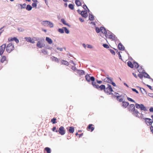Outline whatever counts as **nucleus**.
<instances>
[{"label": "nucleus", "instance_id": "nucleus-23", "mask_svg": "<svg viewBox=\"0 0 153 153\" xmlns=\"http://www.w3.org/2000/svg\"><path fill=\"white\" fill-rule=\"evenodd\" d=\"M51 59L52 61H55V62H56L58 63L59 62V60L57 58L54 56H52L51 57Z\"/></svg>", "mask_w": 153, "mask_h": 153}, {"label": "nucleus", "instance_id": "nucleus-14", "mask_svg": "<svg viewBox=\"0 0 153 153\" xmlns=\"http://www.w3.org/2000/svg\"><path fill=\"white\" fill-rule=\"evenodd\" d=\"M122 106L124 108H126L129 105V103L127 102L123 101Z\"/></svg>", "mask_w": 153, "mask_h": 153}, {"label": "nucleus", "instance_id": "nucleus-13", "mask_svg": "<svg viewBox=\"0 0 153 153\" xmlns=\"http://www.w3.org/2000/svg\"><path fill=\"white\" fill-rule=\"evenodd\" d=\"M101 31L102 32V33H104L105 34V36L106 34H107L108 33V31H107L105 29V28L103 27H101Z\"/></svg>", "mask_w": 153, "mask_h": 153}, {"label": "nucleus", "instance_id": "nucleus-63", "mask_svg": "<svg viewBox=\"0 0 153 153\" xmlns=\"http://www.w3.org/2000/svg\"><path fill=\"white\" fill-rule=\"evenodd\" d=\"M149 110L150 112H153V107H151L150 108Z\"/></svg>", "mask_w": 153, "mask_h": 153}, {"label": "nucleus", "instance_id": "nucleus-34", "mask_svg": "<svg viewBox=\"0 0 153 153\" xmlns=\"http://www.w3.org/2000/svg\"><path fill=\"white\" fill-rule=\"evenodd\" d=\"M94 19V16L92 14H89V19L90 20L92 21Z\"/></svg>", "mask_w": 153, "mask_h": 153}, {"label": "nucleus", "instance_id": "nucleus-26", "mask_svg": "<svg viewBox=\"0 0 153 153\" xmlns=\"http://www.w3.org/2000/svg\"><path fill=\"white\" fill-rule=\"evenodd\" d=\"M25 39L28 42H32V39L30 37H25Z\"/></svg>", "mask_w": 153, "mask_h": 153}, {"label": "nucleus", "instance_id": "nucleus-46", "mask_svg": "<svg viewBox=\"0 0 153 153\" xmlns=\"http://www.w3.org/2000/svg\"><path fill=\"white\" fill-rule=\"evenodd\" d=\"M127 99L128 100V101H130L133 102H135V101L134 100H133V99H131V98H130L128 97H127Z\"/></svg>", "mask_w": 153, "mask_h": 153}, {"label": "nucleus", "instance_id": "nucleus-29", "mask_svg": "<svg viewBox=\"0 0 153 153\" xmlns=\"http://www.w3.org/2000/svg\"><path fill=\"white\" fill-rule=\"evenodd\" d=\"M61 22H62L65 25H66L69 26V25L68 23H67L64 19H61Z\"/></svg>", "mask_w": 153, "mask_h": 153}, {"label": "nucleus", "instance_id": "nucleus-28", "mask_svg": "<svg viewBox=\"0 0 153 153\" xmlns=\"http://www.w3.org/2000/svg\"><path fill=\"white\" fill-rule=\"evenodd\" d=\"M128 65V66L130 67L131 68H133L134 66L132 64L131 62L130 61H128L127 62Z\"/></svg>", "mask_w": 153, "mask_h": 153}, {"label": "nucleus", "instance_id": "nucleus-49", "mask_svg": "<svg viewBox=\"0 0 153 153\" xmlns=\"http://www.w3.org/2000/svg\"><path fill=\"white\" fill-rule=\"evenodd\" d=\"M32 5L33 7L36 8L37 4L36 3H33L32 4Z\"/></svg>", "mask_w": 153, "mask_h": 153}, {"label": "nucleus", "instance_id": "nucleus-21", "mask_svg": "<svg viewBox=\"0 0 153 153\" xmlns=\"http://www.w3.org/2000/svg\"><path fill=\"white\" fill-rule=\"evenodd\" d=\"M46 40L48 43L49 44H51L53 42V41L52 39L48 37H46Z\"/></svg>", "mask_w": 153, "mask_h": 153}, {"label": "nucleus", "instance_id": "nucleus-1", "mask_svg": "<svg viewBox=\"0 0 153 153\" xmlns=\"http://www.w3.org/2000/svg\"><path fill=\"white\" fill-rule=\"evenodd\" d=\"M129 110L132 113V114L134 116L136 115L138 113V111L137 109H135V105L133 104H130L128 107Z\"/></svg>", "mask_w": 153, "mask_h": 153}, {"label": "nucleus", "instance_id": "nucleus-45", "mask_svg": "<svg viewBox=\"0 0 153 153\" xmlns=\"http://www.w3.org/2000/svg\"><path fill=\"white\" fill-rule=\"evenodd\" d=\"M26 4L25 3H24L23 4H22V5H21V9L26 8Z\"/></svg>", "mask_w": 153, "mask_h": 153}, {"label": "nucleus", "instance_id": "nucleus-20", "mask_svg": "<svg viewBox=\"0 0 153 153\" xmlns=\"http://www.w3.org/2000/svg\"><path fill=\"white\" fill-rule=\"evenodd\" d=\"M48 21H44L41 22V24L45 26H48Z\"/></svg>", "mask_w": 153, "mask_h": 153}, {"label": "nucleus", "instance_id": "nucleus-35", "mask_svg": "<svg viewBox=\"0 0 153 153\" xmlns=\"http://www.w3.org/2000/svg\"><path fill=\"white\" fill-rule=\"evenodd\" d=\"M99 88H100V90H104V91L105 90V86L104 85H102L100 86Z\"/></svg>", "mask_w": 153, "mask_h": 153}, {"label": "nucleus", "instance_id": "nucleus-6", "mask_svg": "<svg viewBox=\"0 0 153 153\" xmlns=\"http://www.w3.org/2000/svg\"><path fill=\"white\" fill-rule=\"evenodd\" d=\"M144 71L142 69V68L141 67V69H140L139 68L138 69V71L139 72L143 73V75L145 77L151 79V78H150V77L149 75L145 72H143Z\"/></svg>", "mask_w": 153, "mask_h": 153}, {"label": "nucleus", "instance_id": "nucleus-61", "mask_svg": "<svg viewBox=\"0 0 153 153\" xmlns=\"http://www.w3.org/2000/svg\"><path fill=\"white\" fill-rule=\"evenodd\" d=\"M110 83L112 85L114 86H116V85L115 83L112 82V80L111 83Z\"/></svg>", "mask_w": 153, "mask_h": 153}, {"label": "nucleus", "instance_id": "nucleus-9", "mask_svg": "<svg viewBox=\"0 0 153 153\" xmlns=\"http://www.w3.org/2000/svg\"><path fill=\"white\" fill-rule=\"evenodd\" d=\"M6 44H4L0 46V55H2L3 53L5 48H6Z\"/></svg>", "mask_w": 153, "mask_h": 153}, {"label": "nucleus", "instance_id": "nucleus-64", "mask_svg": "<svg viewBox=\"0 0 153 153\" xmlns=\"http://www.w3.org/2000/svg\"><path fill=\"white\" fill-rule=\"evenodd\" d=\"M147 87H149V89H150V90H152V87L151 86H150V85H147Z\"/></svg>", "mask_w": 153, "mask_h": 153}, {"label": "nucleus", "instance_id": "nucleus-8", "mask_svg": "<svg viewBox=\"0 0 153 153\" xmlns=\"http://www.w3.org/2000/svg\"><path fill=\"white\" fill-rule=\"evenodd\" d=\"M145 120L146 123L148 125H151L153 123V121L152 119L149 118H145L144 119Z\"/></svg>", "mask_w": 153, "mask_h": 153}, {"label": "nucleus", "instance_id": "nucleus-41", "mask_svg": "<svg viewBox=\"0 0 153 153\" xmlns=\"http://www.w3.org/2000/svg\"><path fill=\"white\" fill-rule=\"evenodd\" d=\"M6 57L5 56H3L1 60V62L3 63L4 62V61H5L6 60Z\"/></svg>", "mask_w": 153, "mask_h": 153}, {"label": "nucleus", "instance_id": "nucleus-38", "mask_svg": "<svg viewBox=\"0 0 153 153\" xmlns=\"http://www.w3.org/2000/svg\"><path fill=\"white\" fill-rule=\"evenodd\" d=\"M58 31L59 33H64V29L63 28V27L62 28H59L58 30Z\"/></svg>", "mask_w": 153, "mask_h": 153}, {"label": "nucleus", "instance_id": "nucleus-52", "mask_svg": "<svg viewBox=\"0 0 153 153\" xmlns=\"http://www.w3.org/2000/svg\"><path fill=\"white\" fill-rule=\"evenodd\" d=\"M110 52L111 53V54L113 55H114L115 54V53L114 52V50L112 49H110Z\"/></svg>", "mask_w": 153, "mask_h": 153}, {"label": "nucleus", "instance_id": "nucleus-40", "mask_svg": "<svg viewBox=\"0 0 153 153\" xmlns=\"http://www.w3.org/2000/svg\"><path fill=\"white\" fill-rule=\"evenodd\" d=\"M63 28L64 29V31H65V33L67 34H68L69 33V30L67 29L66 27H64Z\"/></svg>", "mask_w": 153, "mask_h": 153}, {"label": "nucleus", "instance_id": "nucleus-44", "mask_svg": "<svg viewBox=\"0 0 153 153\" xmlns=\"http://www.w3.org/2000/svg\"><path fill=\"white\" fill-rule=\"evenodd\" d=\"M101 27L100 28H99L98 27H96V31L97 33H99L101 31Z\"/></svg>", "mask_w": 153, "mask_h": 153}, {"label": "nucleus", "instance_id": "nucleus-57", "mask_svg": "<svg viewBox=\"0 0 153 153\" xmlns=\"http://www.w3.org/2000/svg\"><path fill=\"white\" fill-rule=\"evenodd\" d=\"M34 39H35V40L36 41H39V40H41L40 39V38H39L38 37H34Z\"/></svg>", "mask_w": 153, "mask_h": 153}, {"label": "nucleus", "instance_id": "nucleus-48", "mask_svg": "<svg viewBox=\"0 0 153 153\" xmlns=\"http://www.w3.org/2000/svg\"><path fill=\"white\" fill-rule=\"evenodd\" d=\"M136 108H140V104H139L137 103H136L135 105Z\"/></svg>", "mask_w": 153, "mask_h": 153}, {"label": "nucleus", "instance_id": "nucleus-16", "mask_svg": "<svg viewBox=\"0 0 153 153\" xmlns=\"http://www.w3.org/2000/svg\"><path fill=\"white\" fill-rule=\"evenodd\" d=\"M86 80L88 82H89L91 81V77H94V76H90L89 75L87 74L85 76Z\"/></svg>", "mask_w": 153, "mask_h": 153}, {"label": "nucleus", "instance_id": "nucleus-25", "mask_svg": "<svg viewBox=\"0 0 153 153\" xmlns=\"http://www.w3.org/2000/svg\"><path fill=\"white\" fill-rule=\"evenodd\" d=\"M32 7L30 4L27 5L26 7V9L28 11H30L32 9Z\"/></svg>", "mask_w": 153, "mask_h": 153}, {"label": "nucleus", "instance_id": "nucleus-10", "mask_svg": "<svg viewBox=\"0 0 153 153\" xmlns=\"http://www.w3.org/2000/svg\"><path fill=\"white\" fill-rule=\"evenodd\" d=\"M108 76V75L107 77L105 78V79H103V81L105 82L110 83L112 82V78L111 77H109Z\"/></svg>", "mask_w": 153, "mask_h": 153}, {"label": "nucleus", "instance_id": "nucleus-18", "mask_svg": "<svg viewBox=\"0 0 153 153\" xmlns=\"http://www.w3.org/2000/svg\"><path fill=\"white\" fill-rule=\"evenodd\" d=\"M140 109L141 111H147L146 107H145L143 104H140Z\"/></svg>", "mask_w": 153, "mask_h": 153}, {"label": "nucleus", "instance_id": "nucleus-22", "mask_svg": "<svg viewBox=\"0 0 153 153\" xmlns=\"http://www.w3.org/2000/svg\"><path fill=\"white\" fill-rule=\"evenodd\" d=\"M95 78L94 77H91V81H92L91 84L94 87L96 85V83L94 82Z\"/></svg>", "mask_w": 153, "mask_h": 153}, {"label": "nucleus", "instance_id": "nucleus-15", "mask_svg": "<svg viewBox=\"0 0 153 153\" xmlns=\"http://www.w3.org/2000/svg\"><path fill=\"white\" fill-rule=\"evenodd\" d=\"M118 48L121 51H123L125 49V47L121 43H119L118 45Z\"/></svg>", "mask_w": 153, "mask_h": 153}, {"label": "nucleus", "instance_id": "nucleus-27", "mask_svg": "<svg viewBox=\"0 0 153 153\" xmlns=\"http://www.w3.org/2000/svg\"><path fill=\"white\" fill-rule=\"evenodd\" d=\"M93 126V124H90L88 125V129H91V131H93L94 129V128L93 127H92V126Z\"/></svg>", "mask_w": 153, "mask_h": 153}, {"label": "nucleus", "instance_id": "nucleus-5", "mask_svg": "<svg viewBox=\"0 0 153 153\" xmlns=\"http://www.w3.org/2000/svg\"><path fill=\"white\" fill-rule=\"evenodd\" d=\"M56 132H59V134L61 135H64L65 133V131L64 127L62 126H61L59 128L58 130H56L55 131Z\"/></svg>", "mask_w": 153, "mask_h": 153}, {"label": "nucleus", "instance_id": "nucleus-36", "mask_svg": "<svg viewBox=\"0 0 153 153\" xmlns=\"http://www.w3.org/2000/svg\"><path fill=\"white\" fill-rule=\"evenodd\" d=\"M140 91H141V92L143 94H146V91L144 88H140Z\"/></svg>", "mask_w": 153, "mask_h": 153}, {"label": "nucleus", "instance_id": "nucleus-58", "mask_svg": "<svg viewBox=\"0 0 153 153\" xmlns=\"http://www.w3.org/2000/svg\"><path fill=\"white\" fill-rule=\"evenodd\" d=\"M117 54H118V55H119V58L120 59H122V57H121V55L120 54V52H118L117 53Z\"/></svg>", "mask_w": 153, "mask_h": 153}, {"label": "nucleus", "instance_id": "nucleus-19", "mask_svg": "<svg viewBox=\"0 0 153 153\" xmlns=\"http://www.w3.org/2000/svg\"><path fill=\"white\" fill-rule=\"evenodd\" d=\"M77 72L79 75H82L84 74V71L82 70H77Z\"/></svg>", "mask_w": 153, "mask_h": 153}, {"label": "nucleus", "instance_id": "nucleus-2", "mask_svg": "<svg viewBox=\"0 0 153 153\" xmlns=\"http://www.w3.org/2000/svg\"><path fill=\"white\" fill-rule=\"evenodd\" d=\"M107 85L108 87L105 88V90H104L105 92L108 95L112 94L111 92L113 91L111 86L109 84H108Z\"/></svg>", "mask_w": 153, "mask_h": 153}, {"label": "nucleus", "instance_id": "nucleus-11", "mask_svg": "<svg viewBox=\"0 0 153 153\" xmlns=\"http://www.w3.org/2000/svg\"><path fill=\"white\" fill-rule=\"evenodd\" d=\"M115 97H116L117 100L120 102L123 101V97L122 96V95L120 96L116 95Z\"/></svg>", "mask_w": 153, "mask_h": 153}, {"label": "nucleus", "instance_id": "nucleus-56", "mask_svg": "<svg viewBox=\"0 0 153 153\" xmlns=\"http://www.w3.org/2000/svg\"><path fill=\"white\" fill-rule=\"evenodd\" d=\"M56 49L57 50H59L60 51H62L63 50V48H60L59 47H57Z\"/></svg>", "mask_w": 153, "mask_h": 153}, {"label": "nucleus", "instance_id": "nucleus-37", "mask_svg": "<svg viewBox=\"0 0 153 153\" xmlns=\"http://www.w3.org/2000/svg\"><path fill=\"white\" fill-rule=\"evenodd\" d=\"M75 3L78 6H79L81 5V2L79 0H76Z\"/></svg>", "mask_w": 153, "mask_h": 153}, {"label": "nucleus", "instance_id": "nucleus-55", "mask_svg": "<svg viewBox=\"0 0 153 153\" xmlns=\"http://www.w3.org/2000/svg\"><path fill=\"white\" fill-rule=\"evenodd\" d=\"M143 75L141 74H139L138 75V76L139 77L140 79H142L143 77Z\"/></svg>", "mask_w": 153, "mask_h": 153}, {"label": "nucleus", "instance_id": "nucleus-50", "mask_svg": "<svg viewBox=\"0 0 153 153\" xmlns=\"http://www.w3.org/2000/svg\"><path fill=\"white\" fill-rule=\"evenodd\" d=\"M71 69L72 70H74V71H77V68L76 67L74 66H72L71 67Z\"/></svg>", "mask_w": 153, "mask_h": 153}, {"label": "nucleus", "instance_id": "nucleus-53", "mask_svg": "<svg viewBox=\"0 0 153 153\" xmlns=\"http://www.w3.org/2000/svg\"><path fill=\"white\" fill-rule=\"evenodd\" d=\"M87 47L89 48H93V46L91 45L87 44L86 45Z\"/></svg>", "mask_w": 153, "mask_h": 153}, {"label": "nucleus", "instance_id": "nucleus-43", "mask_svg": "<svg viewBox=\"0 0 153 153\" xmlns=\"http://www.w3.org/2000/svg\"><path fill=\"white\" fill-rule=\"evenodd\" d=\"M42 52L45 54H48V52L47 50L45 49H43L42 50Z\"/></svg>", "mask_w": 153, "mask_h": 153}, {"label": "nucleus", "instance_id": "nucleus-4", "mask_svg": "<svg viewBox=\"0 0 153 153\" xmlns=\"http://www.w3.org/2000/svg\"><path fill=\"white\" fill-rule=\"evenodd\" d=\"M44 41V39H42L40 40L39 41L37 42L36 46L39 48H42L44 47L45 45L43 43Z\"/></svg>", "mask_w": 153, "mask_h": 153}, {"label": "nucleus", "instance_id": "nucleus-30", "mask_svg": "<svg viewBox=\"0 0 153 153\" xmlns=\"http://www.w3.org/2000/svg\"><path fill=\"white\" fill-rule=\"evenodd\" d=\"M53 24L51 22L49 21L48 24V26L50 28L53 27Z\"/></svg>", "mask_w": 153, "mask_h": 153}, {"label": "nucleus", "instance_id": "nucleus-32", "mask_svg": "<svg viewBox=\"0 0 153 153\" xmlns=\"http://www.w3.org/2000/svg\"><path fill=\"white\" fill-rule=\"evenodd\" d=\"M74 128L73 127H70L69 130V131L70 133H73L74 131Z\"/></svg>", "mask_w": 153, "mask_h": 153}, {"label": "nucleus", "instance_id": "nucleus-60", "mask_svg": "<svg viewBox=\"0 0 153 153\" xmlns=\"http://www.w3.org/2000/svg\"><path fill=\"white\" fill-rule=\"evenodd\" d=\"M150 129L151 131L152 132L153 134V126H151L150 127Z\"/></svg>", "mask_w": 153, "mask_h": 153}, {"label": "nucleus", "instance_id": "nucleus-51", "mask_svg": "<svg viewBox=\"0 0 153 153\" xmlns=\"http://www.w3.org/2000/svg\"><path fill=\"white\" fill-rule=\"evenodd\" d=\"M103 46L104 47L106 48H109L108 45L106 44H103Z\"/></svg>", "mask_w": 153, "mask_h": 153}, {"label": "nucleus", "instance_id": "nucleus-7", "mask_svg": "<svg viewBox=\"0 0 153 153\" xmlns=\"http://www.w3.org/2000/svg\"><path fill=\"white\" fill-rule=\"evenodd\" d=\"M144 113H145L143 111H142L141 113H140L138 111V113H137V114L134 115V116L141 119H144L145 118L144 116Z\"/></svg>", "mask_w": 153, "mask_h": 153}, {"label": "nucleus", "instance_id": "nucleus-59", "mask_svg": "<svg viewBox=\"0 0 153 153\" xmlns=\"http://www.w3.org/2000/svg\"><path fill=\"white\" fill-rule=\"evenodd\" d=\"M99 87H100V86L97 84H96V85H95V87H95L97 89L99 88H100Z\"/></svg>", "mask_w": 153, "mask_h": 153}, {"label": "nucleus", "instance_id": "nucleus-42", "mask_svg": "<svg viewBox=\"0 0 153 153\" xmlns=\"http://www.w3.org/2000/svg\"><path fill=\"white\" fill-rule=\"evenodd\" d=\"M134 65L135 67L136 68H138L139 67V65L136 62H134Z\"/></svg>", "mask_w": 153, "mask_h": 153}, {"label": "nucleus", "instance_id": "nucleus-17", "mask_svg": "<svg viewBox=\"0 0 153 153\" xmlns=\"http://www.w3.org/2000/svg\"><path fill=\"white\" fill-rule=\"evenodd\" d=\"M11 41H15L17 43H18L19 42V39L16 37H11L10 39V42Z\"/></svg>", "mask_w": 153, "mask_h": 153}, {"label": "nucleus", "instance_id": "nucleus-39", "mask_svg": "<svg viewBox=\"0 0 153 153\" xmlns=\"http://www.w3.org/2000/svg\"><path fill=\"white\" fill-rule=\"evenodd\" d=\"M68 7L71 10H73L74 9V6L72 4H70L68 5Z\"/></svg>", "mask_w": 153, "mask_h": 153}, {"label": "nucleus", "instance_id": "nucleus-24", "mask_svg": "<svg viewBox=\"0 0 153 153\" xmlns=\"http://www.w3.org/2000/svg\"><path fill=\"white\" fill-rule=\"evenodd\" d=\"M61 64L66 65H69L68 62L66 61L62 60L61 61Z\"/></svg>", "mask_w": 153, "mask_h": 153}, {"label": "nucleus", "instance_id": "nucleus-47", "mask_svg": "<svg viewBox=\"0 0 153 153\" xmlns=\"http://www.w3.org/2000/svg\"><path fill=\"white\" fill-rule=\"evenodd\" d=\"M56 118H53L51 120V121L53 123V124H55L56 123Z\"/></svg>", "mask_w": 153, "mask_h": 153}, {"label": "nucleus", "instance_id": "nucleus-12", "mask_svg": "<svg viewBox=\"0 0 153 153\" xmlns=\"http://www.w3.org/2000/svg\"><path fill=\"white\" fill-rule=\"evenodd\" d=\"M80 14L84 17L85 18L88 16V14L87 12L85 11H82L80 13Z\"/></svg>", "mask_w": 153, "mask_h": 153}, {"label": "nucleus", "instance_id": "nucleus-3", "mask_svg": "<svg viewBox=\"0 0 153 153\" xmlns=\"http://www.w3.org/2000/svg\"><path fill=\"white\" fill-rule=\"evenodd\" d=\"M105 37L106 38H108L109 39L114 40L115 39V36L109 31H108V33L107 34H105Z\"/></svg>", "mask_w": 153, "mask_h": 153}, {"label": "nucleus", "instance_id": "nucleus-33", "mask_svg": "<svg viewBox=\"0 0 153 153\" xmlns=\"http://www.w3.org/2000/svg\"><path fill=\"white\" fill-rule=\"evenodd\" d=\"M10 52L14 49V45L11 43H10Z\"/></svg>", "mask_w": 153, "mask_h": 153}, {"label": "nucleus", "instance_id": "nucleus-54", "mask_svg": "<svg viewBox=\"0 0 153 153\" xmlns=\"http://www.w3.org/2000/svg\"><path fill=\"white\" fill-rule=\"evenodd\" d=\"M132 90L134 91V92H135L136 93H137V94H138V91L137 90L135 89H134V88H132Z\"/></svg>", "mask_w": 153, "mask_h": 153}, {"label": "nucleus", "instance_id": "nucleus-62", "mask_svg": "<svg viewBox=\"0 0 153 153\" xmlns=\"http://www.w3.org/2000/svg\"><path fill=\"white\" fill-rule=\"evenodd\" d=\"M85 7L86 8L87 10H86V11L87 12L88 11V12H89L90 11L89 10L87 7V6L85 4Z\"/></svg>", "mask_w": 153, "mask_h": 153}, {"label": "nucleus", "instance_id": "nucleus-31", "mask_svg": "<svg viewBox=\"0 0 153 153\" xmlns=\"http://www.w3.org/2000/svg\"><path fill=\"white\" fill-rule=\"evenodd\" d=\"M45 150H46L47 153H51V150L50 148L49 147H46L45 148Z\"/></svg>", "mask_w": 153, "mask_h": 153}]
</instances>
